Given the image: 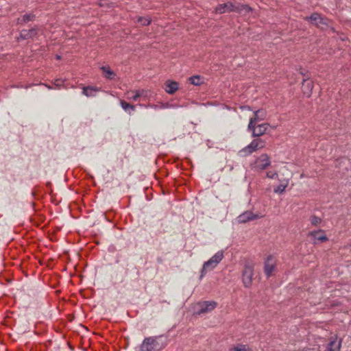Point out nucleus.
Segmentation results:
<instances>
[{"mask_svg": "<svg viewBox=\"0 0 351 351\" xmlns=\"http://www.w3.org/2000/svg\"><path fill=\"white\" fill-rule=\"evenodd\" d=\"M101 70L105 73L106 77L108 79H112L113 77L115 75L114 73L110 69L109 67L102 66Z\"/></svg>", "mask_w": 351, "mask_h": 351, "instance_id": "nucleus-22", "label": "nucleus"}, {"mask_svg": "<svg viewBox=\"0 0 351 351\" xmlns=\"http://www.w3.org/2000/svg\"><path fill=\"white\" fill-rule=\"evenodd\" d=\"M267 112L264 109H259L254 112V117L250 118L248 128H253V124L266 119Z\"/></svg>", "mask_w": 351, "mask_h": 351, "instance_id": "nucleus-10", "label": "nucleus"}, {"mask_svg": "<svg viewBox=\"0 0 351 351\" xmlns=\"http://www.w3.org/2000/svg\"><path fill=\"white\" fill-rule=\"evenodd\" d=\"M62 83V82L60 80H56L55 82V84L58 86H61Z\"/></svg>", "mask_w": 351, "mask_h": 351, "instance_id": "nucleus-30", "label": "nucleus"}, {"mask_svg": "<svg viewBox=\"0 0 351 351\" xmlns=\"http://www.w3.org/2000/svg\"><path fill=\"white\" fill-rule=\"evenodd\" d=\"M313 88V83L312 81L308 80H304L302 85V90L306 97H309L312 93Z\"/></svg>", "mask_w": 351, "mask_h": 351, "instance_id": "nucleus-15", "label": "nucleus"}, {"mask_svg": "<svg viewBox=\"0 0 351 351\" xmlns=\"http://www.w3.org/2000/svg\"><path fill=\"white\" fill-rule=\"evenodd\" d=\"M189 81L192 84L195 86H199L202 84V81L199 75H194L189 77Z\"/></svg>", "mask_w": 351, "mask_h": 351, "instance_id": "nucleus-21", "label": "nucleus"}, {"mask_svg": "<svg viewBox=\"0 0 351 351\" xmlns=\"http://www.w3.org/2000/svg\"><path fill=\"white\" fill-rule=\"evenodd\" d=\"M240 108L242 110H251V108L250 106H241Z\"/></svg>", "mask_w": 351, "mask_h": 351, "instance_id": "nucleus-29", "label": "nucleus"}, {"mask_svg": "<svg viewBox=\"0 0 351 351\" xmlns=\"http://www.w3.org/2000/svg\"><path fill=\"white\" fill-rule=\"evenodd\" d=\"M269 125V123H266L258 124L257 125L256 123H254L253 128L247 127V129L248 130L252 131V136L253 137H259L266 133Z\"/></svg>", "mask_w": 351, "mask_h": 351, "instance_id": "nucleus-8", "label": "nucleus"}, {"mask_svg": "<svg viewBox=\"0 0 351 351\" xmlns=\"http://www.w3.org/2000/svg\"><path fill=\"white\" fill-rule=\"evenodd\" d=\"M99 89L96 87L86 86L83 88L82 93L86 97H94L95 95V93Z\"/></svg>", "mask_w": 351, "mask_h": 351, "instance_id": "nucleus-19", "label": "nucleus"}, {"mask_svg": "<svg viewBox=\"0 0 351 351\" xmlns=\"http://www.w3.org/2000/svg\"><path fill=\"white\" fill-rule=\"evenodd\" d=\"M251 8L247 5H241L239 3H233L228 2L223 4H219L215 9L217 13L223 14L226 12H236L238 13L248 12Z\"/></svg>", "mask_w": 351, "mask_h": 351, "instance_id": "nucleus-2", "label": "nucleus"}, {"mask_svg": "<svg viewBox=\"0 0 351 351\" xmlns=\"http://www.w3.org/2000/svg\"><path fill=\"white\" fill-rule=\"evenodd\" d=\"M197 306L199 307V309L196 312V313L200 315L215 309L217 306V302L215 301H204L199 302Z\"/></svg>", "mask_w": 351, "mask_h": 351, "instance_id": "nucleus-9", "label": "nucleus"}, {"mask_svg": "<svg viewBox=\"0 0 351 351\" xmlns=\"http://www.w3.org/2000/svg\"><path fill=\"white\" fill-rule=\"evenodd\" d=\"M138 22L141 23L143 25H149L151 23V19L148 17L140 16L138 19Z\"/></svg>", "mask_w": 351, "mask_h": 351, "instance_id": "nucleus-25", "label": "nucleus"}, {"mask_svg": "<svg viewBox=\"0 0 351 351\" xmlns=\"http://www.w3.org/2000/svg\"><path fill=\"white\" fill-rule=\"evenodd\" d=\"M311 23L315 25H319L321 24H325L326 25V19L322 18L321 15L318 13H313L311 15V16L308 18Z\"/></svg>", "mask_w": 351, "mask_h": 351, "instance_id": "nucleus-17", "label": "nucleus"}, {"mask_svg": "<svg viewBox=\"0 0 351 351\" xmlns=\"http://www.w3.org/2000/svg\"><path fill=\"white\" fill-rule=\"evenodd\" d=\"M36 34L37 30L35 28H32L30 29H23L21 32L18 39L27 40L29 38H34L36 36Z\"/></svg>", "mask_w": 351, "mask_h": 351, "instance_id": "nucleus-14", "label": "nucleus"}, {"mask_svg": "<svg viewBox=\"0 0 351 351\" xmlns=\"http://www.w3.org/2000/svg\"><path fill=\"white\" fill-rule=\"evenodd\" d=\"M233 351H249L245 346H240L232 349Z\"/></svg>", "mask_w": 351, "mask_h": 351, "instance_id": "nucleus-28", "label": "nucleus"}, {"mask_svg": "<svg viewBox=\"0 0 351 351\" xmlns=\"http://www.w3.org/2000/svg\"><path fill=\"white\" fill-rule=\"evenodd\" d=\"M223 258V252L218 251L208 261L205 262L202 269L201 277L205 274L207 270H211L214 269L221 262Z\"/></svg>", "mask_w": 351, "mask_h": 351, "instance_id": "nucleus-4", "label": "nucleus"}, {"mask_svg": "<svg viewBox=\"0 0 351 351\" xmlns=\"http://www.w3.org/2000/svg\"><path fill=\"white\" fill-rule=\"evenodd\" d=\"M259 217V215L254 214L252 212L247 210L238 216L237 221L239 223H244L256 219Z\"/></svg>", "mask_w": 351, "mask_h": 351, "instance_id": "nucleus-11", "label": "nucleus"}, {"mask_svg": "<svg viewBox=\"0 0 351 351\" xmlns=\"http://www.w3.org/2000/svg\"><path fill=\"white\" fill-rule=\"evenodd\" d=\"M310 221L313 226H317L322 222V219L317 216L313 215L310 217Z\"/></svg>", "mask_w": 351, "mask_h": 351, "instance_id": "nucleus-23", "label": "nucleus"}, {"mask_svg": "<svg viewBox=\"0 0 351 351\" xmlns=\"http://www.w3.org/2000/svg\"><path fill=\"white\" fill-rule=\"evenodd\" d=\"M144 90H128L125 93V95L128 99L132 101H137L140 97H142L145 93Z\"/></svg>", "mask_w": 351, "mask_h": 351, "instance_id": "nucleus-16", "label": "nucleus"}, {"mask_svg": "<svg viewBox=\"0 0 351 351\" xmlns=\"http://www.w3.org/2000/svg\"><path fill=\"white\" fill-rule=\"evenodd\" d=\"M275 261L271 256L267 257L265 262L264 271L267 277H270L275 270Z\"/></svg>", "mask_w": 351, "mask_h": 351, "instance_id": "nucleus-12", "label": "nucleus"}, {"mask_svg": "<svg viewBox=\"0 0 351 351\" xmlns=\"http://www.w3.org/2000/svg\"><path fill=\"white\" fill-rule=\"evenodd\" d=\"M178 89V84L175 81H167L165 83V91L169 94H173Z\"/></svg>", "mask_w": 351, "mask_h": 351, "instance_id": "nucleus-18", "label": "nucleus"}, {"mask_svg": "<svg viewBox=\"0 0 351 351\" xmlns=\"http://www.w3.org/2000/svg\"><path fill=\"white\" fill-rule=\"evenodd\" d=\"M267 177L271 179H275L278 177V173L276 172L269 171L267 173Z\"/></svg>", "mask_w": 351, "mask_h": 351, "instance_id": "nucleus-27", "label": "nucleus"}, {"mask_svg": "<svg viewBox=\"0 0 351 351\" xmlns=\"http://www.w3.org/2000/svg\"><path fill=\"white\" fill-rule=\"evenodd\" d=\"M167 346V338L164 336L145 338L139 348V351H160Z\"/></svg>", "mask_w": 351, "mask_h": 351, "instance_id": "nucleus-1", "label": "nucleus"}, {"mask_svg": "<svg viewBox=\"0 0 351 351\" xmlns=\"http://www.w3.org/2000/svg\"><path fill=\"white\" fill-rule=\"evenodd\" d=\"M308 237L313 239V243L317 244L318 243H324L328 240L323 230H313L308 233Z\"/></svg>", "mask_w": 351, "mask_h": 351, "instance_id": "nucleus-7", "label": "nucleus"}, {"mask_svg": "<svg viewBox=\"0 0 351 351\" xmlns=\"http://www.w3.org/2000/svg\"><path fill=\"white\" fill-rule=\"evenodd\" d=\"M253 276V267L250 265H245L242 274V280L245 287L248 288L252 285Z\"/></svg>", "mask_w": 351, "mask_h": 351, "instance_id": "nucleus-6", "label": "nucleus"}, {"mask_svg": "<svg viewBox=\"0 0 351 351\" xmlns=\"http://www.w3.org/2000/svg\"><path fill=\"white\" fill-rule=\"evenodd\" d=\"M271 164L270 158L266 154H261L254 162L253 168L256 171H263Z\"/></svg>", "mask_w": 351, "mask_h": 351, "instance_id": "nucleus-5", "label": "nucleus"}, {"mask_svg": "<svg viewBox=\"0 0 351 351\" xmlns=\"http://www.w3.org/2000/svg\"><path fill=\"white\" fill-rule=\"evenodd\" d=\"M341 339L337 337H331L326 348V351H340Z\"/></svg>", "mask_w": 351, "mask_h": 351, "instance_id": "nucleus-13", "label": "nucleus"}, {"mask_svg": "<svg viewBox=\"0 0 351 351\" xmlns=\"http://www.w3.org/2000/svg\"><path fill=\"white\" fill-rule=\"evenodd\" d=\"M56 58L59 60V59H60V56H57Z\"/></svg>", "mask_w": 351, "mask_h": 351, "instance_id": "nucleus-31", "label": "nucleus"}, {"mask_svg": "<svg viewBox=\"0 0 351 351\" xmlns=\"http://www.w3.org/2000/svg\"><path fill=\"white\" fill-rule=\"evenodd\" d=\"M287 186V184H280L277 187L274 188V192L276 193H282Z\"/></svg>", "mask_w": 351, "mask_h": 351, "instance_id": "nucleus-24", "label": "nucleus"}, {"mask_svg": "<svg viewBox=\"0 0 351 351\" xmlns=\"http://www.w3.org/2000/svg\"><path fill=\"white\" fill-rule=\"evenodd\" d=\"M120 105L125 112L129 110L134 111L135 110V106L130 104L124 100H120Z\"/></svg>", "mask_w": 351, "mask_h": 351, "instance_id": "nucleus-20", "label": "nucleus"}, {"mask_svg": "<svg viewBox=\"0 0 351 351\" xmlns=\"http://www.w3.org/2000/svg\"><path fill=\"white\" fill-rule=\"evenodd\" d=\"M34 18V15L32 14H26L23 16L22 21L24 23H27L29 21H31Z\"/></svg>", "mask_w": 351, "mask_h": 351, "instance_id": "nucleus-26", "label": "nucleus"}, {"mask_svg": "<svg viewBox=\"0 0 351 351\" xmlns=\"http://www.w3.org/2000/svg\"><path fill=\"white\" fill-rule=\"evenodd\" d=\"M265 146V141L261 138L254 139L248 145L239 151L241 156H247L253 152L263 149Z\"/></svg>", "mask_w": 351, "mask_h": 351, "instance_id": "nucleus-3", "label": "nucleus"}]
</instances>
